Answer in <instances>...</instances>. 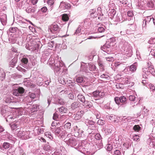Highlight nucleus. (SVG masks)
<instances>
[{
  "label": "nucleus",
  "instance_id": "1",
  "mask_svg": "<svg viewBox=\"0 0 155 155\" xmlns=\"http://www.w3.org/2000/svg\"><path fill=\"white\" fill-rule=\"evenodd\" d=\"M61 30L59 26L55 23L51 25L50 26L49 30L53 34L57 33L59 32Z\"/></svg>",
  "mask_w": 155,
  "mask_h": 155
},
{
  "label": "nucleus",
  "instance_id": "2",
  "mask_svg": "<svg viewBox=\"0 0 155 155\" xmlns=\"http://www.w3.org/2000/svg\"><path fill=\"white\" fill-rule=\"evenodd\" d=\"M70 135L68 134L67 137L66 138L65 140H66L67 141V143L68 144L70 145L72 147L75 146L77 144V142L75 138L73 137H71L69 139H68V137H69V136Z\"/></svg>",
  "mask_w": 155,
  "mask_h": 155
},
{
  "label": "nucleus",
  "instance_id": "3",
  "mask_svg": "<svg viewBox=\"0 0 155 155\" xmlns=\"http://www.w3.org/2000/svg\"><path fill=\"white\" fill-rule=\"evenodd\" d=\"M25 91L24 89L21 87H20L17 89H15L14 91L13 94L16 96L21 95Z\"/></svg>",
  "mask_w": 155,
  "mask_h": 155
},
{
  "label": "nucleus",
  "instance_id": "4",
  "mask_svg": "<svg viewBox=\"0 0 155 155\" xmlns=\"http://www.w3.org/2000/svg\"><path fill=\"white\" fill-rule=\"evenodd\" d=\"M75 134L77 137L79 136V135L83 133V131L79 127L75 126L74 127Z\"/></svg>",
  "mask_w": 155,
  "mask_h": 155
},
{
  "label": "nucleus",
  "instance_id": "5",
  "mask_svg": "<svg viewBox=\"0 0 155 155\" xmlns=\"http://www.w3.org/2000/svg\"><path fill=\"white\" fill-rule=\"evenodd\" d=\"M84 114V111L81 110L78 112L75 115L74 118L75 120H78L80 119L83 116Z\"/></svg>",
  "mask_w": 155,
  "mask_h": 155
},
{
  "label": "nucleus",
  "instance_id": "6",
  "mask_svg": "<svg viewBox=\"0 0 155 155\" xmlns=\"http://www.w3.org/2000/svg\"><path fill=\"white\" fill-rule=\"evenodd\" d=\"M27 132L26 131H20L18 132V136L19 137H21L22 138L24 139H27L28 138L27 137H25L24 136L26 134L25 133H26Z\"/></svg>",
  "mask_w": 155,
  "mask_h": 155
},
{
  "label": "nucleus",
  "instance_id": "7",
  "mask_svg": "<svg viewBox=\"0 0 155 155\" xmlns=\"http://www.w3.org/2000/svg\"><path fill=\"white\" fill-rule=\"evenodd\" d=\"M36 10V7H28L26 9V12L28 13H34Z\"/></svg>",
  "mask_w": 155,
  "mask_h": 155
},
{
  "label": "nucleus",
  "instance_id": "8",
  "mask_svg": "<svg viewBox=\"0 0 155 155\" xmlns=\"http://www.w3.org/2000/svg\"><path fill=\"white\" fill-rule=\"evenodd\" d=\"M152 19L153 21L154 19L153 18H151L150 16H147L145 18V19L143 20V22L145 21V24H144V26L146 25V22H149Z\"/></svg>",
  "mask_w": 155,
  "mask_h": 155
},
{
  "label": "nucleus",
  "instance_id": "9",
  "mask_svg": "<svg viewBox=\"0 0 155 155\" xmlns=\"http://www.w3.org/2000/svg\"><path fill=\"white\" fill-rule=\"evenodd\" d=\"M59 111L60 113H65L67 111V108L64 107H62L59 108Z\"/></svg>",
  "mask_w": 155,
  "mask_h": 155
},
{
  "label": "nucleus",
  "instance_id": "10",
  "mask_svg": "<svg viewBox=\"0 0 155 155\" xmlns=\"http://www.w3.org/2000/svg\"><path fill=\"white\" fill-rule=\"evenodd\" d=\"M62 130H64L63 128H61L60 127L57 128L55 129L54 132L55 133L57 134H61V131Z\"/></svg>",
  "mask_w": 155,
  "mask_h": 155
},
{
  "label": "nucleus",
  "instance_id": "11",
  "mask_svg": "<svg viewBox=\"0 0 155 155\" xmlns=\"http://www.w3.org/2000/svg\"><path fill=\"white\" fill-rule=\"evenodd\" d=\"M137 66L135 64H134L131 65L130 67V70L132 72H134L137 69Z\"/></svg>",
  "mask_w": 155,
  "mask_h": 155
},
{
  "label": "nucleus",
  "instance_id": "12",
  "mask_svg": "<svg viewBox=\"0 0 155 155\" xmlns=\"http://www.w3.org/2000/svg\"><path fill=\"white\" fill-rule=\"evenodd\" d=\"M62 20L64 21H67L69 19L68 16V15L66 14H64L62 17Z\"/></svg>",
  "mask_w": 155,
  "mask_h": 155
},
{
  "label": "nucleus",
  "instance_id": "13",
  "mask_svg": "<svg viewBox=\"0 0 155 155\" xmlns=\"http://www.w3.org/2000/svg\"><path fill=\"white\" fill-rule=\"evenodd\" d=\"M89 68L91 71H96V67L95 65L93 64H90L89 65Z\"/></svg>",
  "mask_w": 155,
  "mask_h": 155
},
{
  "label": "nucleus",
  "instance_id": "14",
  "mask_svg": "<svg viewBox=\"0 0 155 155\" xmlns=\"http://www.w3.org/2000/svg\"><path fill=\"white\" fill-rule=\"evenodd\" d=\"M78 99L80 100L83 103L85 102V100L84 97V96L81 95H78Z\"/></svg>",
  "mask_w": 155,
  "mask_h": 155
},
{
  "label": "nucleus",
  "instance_id": "15",
  "mask_svg": "<svg viewBox=\"0 0 155 155\" xmlns=\"http://www.w3.org/2000/svg\"><path fill=\"white\" fill-rule=\"evenodd\" d=\"M143 72L144 73L143 74L142 76L143 78L144 79H146L147 78V75L146 74V72H150V71H148V70L147 69V68H144L143 69Z\"/></svg>",
  "mask_w": 155,
  "mask_h": 155
},
{
  "label": "nucleus",
  "instance_id": "16",
  "mask_svg": "<svg viewBox=\"0 0 155 155\" xmlns=\"http://www.w3.org/2000/svg\"><path fill=\"white\" fill-rule=\"evenodd\" d=\"M10 146V144L8 143L4 142L3 144V147L5 149H8Z\"/></svg>",
  "mask_w": 155,
  "mask_h": 155
},
{
  "label": "nucleus",
  "instance_id": "17",
  "mask_svg": "<svg viewBox=\"0 0 155 155\" xmlns=\"http://www.w3.org/2000/svg\"><path fill=\"white\" fill-rule=\"evenodd\" d=\"M147 5L149 7L153 8L154 6V2L152 1H149L147 4Z\"/></svg>",
  "mask_w": 155,
  "mask_h": 155
},
{
  "label": "nucleus",
  "instance_id": "18",
  "mask_svg": "<svg viewBox=\"0 0 155 155\" xmlns=\"http://www.w3.org/2000/svg\"><path fill=\"white\" fill-rule=\"evenodd\" d=\"M106 149L107 151H110L113 149V146L111 144H108L107 145L106 147Z\"/></svg>",
  "mask_w": 155,
  "mask_h": 155
},
{
  "label": "nucleus",
  "instance_id": "19",
  "mask_svg": "<svg viewBox=\"0 0 155 155\" xmlns=\"http://www.w3.org/2000/svg\"><path fill=\"white\" fill-rule=\"evenodd\" d=\"M84 106L87 108H90L92 106V104L90 101H87L84 103Z\"/></svg>",
  "mask_w": 155,
  "mask_h": 155
},
{
  "label": "nucleus",
  "instance_id": "20",
  "mask_svg": "<svg viewBox=\"0 0 155 155\" xmlns=\"http://www.w3.org/2000/svg\"><path fill=\"white\" fill-rule=\"evenodd\" d=\"M71 123L70 122H68L66 123L64 126V128L65 129H68L71 128Z\"/></svg>",
  "mask_w": 155,
  "mask_h": 155
},
{
  "label": "nucleus",
  "instance_id": "21",
  "mask_svg": "<svg viewBox=\"0 0 155 155\" xmlns=\"http://www.w3.org/2000/svg\"><path fill=\"white\" fill-rule=\"evenodd\" d=\"M45 135L47 137H48L50 139H52L53 137L50 134V133L49 132H47L45 133Z\"/></svg>",
  "mask_w": 155,
  "mask_h": 155
},
{
  "label": "nucleus",
  "instance_id": "22",
  "mask_svg": "<svg viewBox=\"0 0 155 155\" xmlns=\"http://www.w3.org/2000/svg\"><path fill=\"white\" fill-rule=\"evenodd\" d=\"M133 129L135 131L138 132L140 130V127L138 125H135Z\"/></svg>",
  "mask_w": 155,
  "mask_h": 155
},
{
  "label": "nucleus",
  "instance_id": "23",
  "mask_svg": "<svg viewBox=\"0 0 155 155\" xmlns=\"http://www.w3.org/2000/svg\"><path fill=\"white\" fill-rule=\"evenodd\" d=\"M120 102L122 103H124L126 101V99L125 97L122 96L120 97Z\"/></svg>",
  "mask_w": 155,
  "mask_h": 155
},
{
  "label": "nucleus",
  "instance_id": "24",
  "mask_svg": "<svg viewBox=\"0 0 155 155\" xmlns=\"http://www.w3.org/2000/svg\"><path fill=\"white\" fill-rule=\"evenodd\" d=\"M114 100L116 104H120V97H116L114 98Z\"/></svg>",
  "mask_w": 155,
  "mask_h": 155
},
{
  "label": "nucleus",
  "instance_id": "25",
  "mask_svg": "<svg viewBox=\"0 0 155 155\" xmlns=\"http://www.w3.org/2000/svg\"><path fill=\"white\" fill-rule=\"evenodd\" d=\"M76 81L78 82L81 83L83 82L84 79L82 77H78L77 78Z\"/></svg>",
  "mask_w": 155,
  "mask_h": 155
},
{
  "label": "nucleus",
  "instance_id": "26",
  "mask_svg": "<svg viewBox=\"0 0 155 155\" xmlns=\"http://www.w3.org/2000/svg\"><path fill=\"white\" fill-rule=\"evenodd\" d=\"M98 64L101 70L102 71H104V68L103 64H102L101 62H99L98 63Z\"/></svg>",
  "mask_w": 155,
  "mask_h": 155
},
{
  "label": "nucleus",
  "instance_id": "27",
  "mask_svg": "<svg viewBox=\"0 0 155 155\" xmlns=\"http://www.w3.org/2000/svg\"><path fill=\"white\" fill-rule=\"evenodd\" d=\"M105 121L103 120L100 119L97 122V123L100 125H103L104 124Z\"/></svg>",
  "mask_w": 155,
  "mask_h": 155
},
{
  "label": "nucleus",
  "instance_id": "28",
  "mask_svg": "<svg viewBox=\"0 0 155 155\" xmlns=\"http://www.w3.org/2000/svg\"><path fill=\"white\" fill-rule=\"evenodd\" d=\"M54 2V0H48L47 1V3L49 5L52 6L53 5Z\"/></svg>",
  "mask_w": 155,
  "mask_h": 155
},
{
  "label": "nucleus",
  "instance_id": "29",
  "mask_svg": "<svg viewBox=\"0 0 155 155\" xmlns=\"http://www.w3.org/2000/svg\"><path fill=\"white\" fill-rule=\"evenodd\" d=\"M66 134H67V133L65 130H63V131H62H62H61V134L60 135L61 136V137L62 138H64Z\"/></svg>",
  "mask_w": 155,
  "mask_h": 155
},
{
  "label": "nucleus",
  "instance_id": "30",
  "mask_svg": "<svg viewBox=\"0 0 155 155\" xmlns=\"http://www.w3.org/2000/svg\"><path fill=\"white\" fill-rule=\"evenodd\" d=\"M105 30V29L104 28V27H99L98 28V31L99 32H104Z\"/></svg>",
  "mask_w": 155,
  "mask_h": 155
},
{
  "label": "nucleus",
  "instance_id": "31",
  "mask_svg": "<svg viewBox=\"0 0 155 155\" xmlns=\"http://www.w3.org/2000/svg\"><path fill=\"white\" fill-rule=\"evenodd\" d=\"M110 47V45L109 44L106 43L102 48L105 49L107 48H109Z\"/></svg>",
  "mask_w": 155,
  "mask_h": 155
},
{
  "label": "nucleus",
  "instance_id": "32",
  "mask_svg": "<svg viewBox=\"0 0 155 155\" xmlns=\"http://www.w3.org/2000/svg\"><path fill=\"white\" fill-rule=\"evenodd\" d=\"M149 87L150 89L152 91H153L155 90V87L154 85L152 84H150Z\"/></svg>",
  "mask_w": 155,
  "mask_h": 155
},
{
  "label": "nucleus",
  "instance_id": "33",
  "mask_svg": "<svg viewBox=\"0 0 155 155\" xmlns=\"http://www.w3.org/2000/svg\"><path fill=\"white\" fill-rule=\"evenodd\" d=\"M48 10V9L46 7L44 6L42 7L41 9V11L43 13H45Z\"/></svg>",
  "mask_w": 155,
  "mask_h": 155
},
{
  "label": "nucleus",
  "instance_id": "34",
  "mask_svg": "<svg viewBox=\"0 0 155 155\" xmlns=\"http://www.w3.org/2000/svg\"><path fill=\"white\" fill-rule=\"evenodd\" d=\"M127 15L129 17H132L134 15L133 11H129L127 12Z\"/></svg>",
  "mask_w": 155,
  "mask_h": 155
},
{
  "label": "nucleus",
  "instance_id": "35",
  "mask_svg": "<svg viewBox=\"0 0 155 155\" xmlns=\"http://www.w3.org/2000/svg\"><path fill=\"white\" fill-rule=\"evenodd\" d=\"M21 61L25 64H27L28 62V60L26 58H23L21 59Z\"/></svg>",
  "mask_w": 155,
  "mask_h": 155
},
{
  "label": "nucleus",
  "instance_id": "36",
  "mask_svg": "<svg viewBox=\"0 0 155 155\" xmlns=\"http://www.w3.org/2000/svg\"><path fill=\"white\" fill-rule=\"evenodd\" d=\"M58 115L56 113H55L54 114L53 117V118L54 120H57V119H58Z\"/></svg>",
  "mask_w": 155,
  "mask_h": 155
},
{
  "label": "nucleus",
  "instance_id": "37",
  "mask_svg": "<svg viewBox=\"0 0 155 155\" xmlns=\"http://www.w3.org/2000/svg\"><path fill=\"white\" fill-rule=\"evenodd\" d=\"M58 102L61 105H64L65 104V102L64 100L62 99H59L58 100Z\"/></svg>",
  "mask_w": 155,
  "mask_h": 155
},
{
  "label": "nucleus",
  "instance_id": "38",
  "mask_svg": "<svg viewBox=\"0 0 155 155\" xmlns=\"http://www.w3.org/2000/svg\"><path fill=\"white\" fill-rule=\"evenodd\" d=\"M115 116H109L108 117V120L111 121V122L112 121Z\"/></svg>",
  "mask_w": 155,
  "mask_h": 155
},
{
  "label": "nucleus",
  "instance_id": "39",
  "mask_svg": "<svg viewBox=\"0 0 155 155\" xmlns=\"http://www.w3.org/2000/svg\"><path fill=\"white\" fill-rule=\"evenodd\" d=\"M31 110L32 112H34L37 110V108L36 106H35L33 105L32 107L31 108Z\"/></svg>",
  "mask_w": 155,
  "mask_h": 155
},
{
  "label": "nucleus",
  "instance_id": "40",
  "mask_svg": "<svg viewBox=\"0 0 155 155\" xmlns=\"http://www.w3.org/2000/svg\"><path fill=\"white\" fill-rule=\"evenodd\" d=\"M100 92L99 91H96L93 93V95L94 96H97L98 95H99Z\"/></svg>",
  "mask_w": 155,
  "mask_h": 155
},
{
  "label": "nucleus",
  "instance_id": "41",
  "mask_svg": "<svg viewBox=\"0 0 155 155\" xmlns=\"http://www.w3.org/2000/svg\"><path fill=\"white\" fill-rule=\"evenodd\" d=\"M11 127L12 129L13 130H15L17 128V127L16 124H13L11 126Z\"/></svg>",
  "mask_w": 155,
  "mask_h": 155
},
{
  "label": "nucleus",
  "instance_id": "42",
  "mask_svg": "<svg viewBox=\"0 0 155 155\" xmlns=\"http://www.w3.org/2000/svg\"><path fill=\"white\" fill-rule=\"evenodd\" d=\"M135 98V97L134 95H131L129 97V100L131 101H134Z\"/></svg>",
  "mask_w": 155,
  "mask_h": 155
},
{
  "label": "nucleus",
  "instance_id": "43",
  "mask_svg": "<svg viewBox=\"0 0 155 155\" xmlns=\"http://www.w3.org/2000/svg\"><path fill=\"white\" fill-rule=\"evenodd\" d=\"M29 96L30 98L32 99H34L35 97V95L34 93H31L29 94Z\"/></svg>",
  "mask_w": 155,
  "mask_h": 155
},
{
  "label": "nucleus",
  "instance_id": "44",
  "mask_svg": "<svg viewBox=\"0 0 155 155\" xmlns=\"http://www.w3.org/2000/svg\"><path fill=\"white\" fill-rule=\"evenodd\" d=\"M70 4L68 3H66L65 4V8L66 9H68L70 8Z\"/></svg>",
  "mask_w": 155,
  "mask_h": 155
},
{
  "label": "nucleus",
  "instance_id": "45",
  "mask_svg": "<svg viewBox=\"0 0 155 155\" xmlns=\"http://www.w3.org/2000/svg\"><path fill=\"white\" fill-rule=\"evenodd\" d=\"M121 153L120 151L118 150H116L114 152V154L115 155H120Z\"/></svg>",
  "mask_w": 155,
  "mask_h": 155
},
{
  "label": "nucleus",
  "instance_id": "46",
  "mask_svg": "<svg viewBox=\"0 0 155 155\" xmlns=\"http://www.w3.org/2000/svg\"><path fill=\"white\" fill-rule=\"evenodd\" d=\"M31 2L33 5H35L38 2V0H31Z\"/></svg>",
  "mask_w": 155,
  "mask_h": 155
},
{
  "label": "nucleus",
  "instance_id": "47",
  "mask_svg": "<svg viewBox=\"0 0 155 155\" xmlns=\"http://www.w3.org/2000/svg\"><path fill=\"white\" fill-rule=\"evenodd\" d=\"M134 139L138 141L139 140V136L137 135H135L134 137Z\"/></svg>",
  "mask_w": 155,
  "mask_h": 155
},
{
  "label": "nucleus",
  "instance_id": "48",
  "mask_svg": "<svg viewBox=\"0 0 155 155\" xmlns=\"http://www.w3.org/2000/svg\"><path fill=\"white\" fill-rule=\"evenodd\" d=\"M101 136L99 134H97L95 135V137L96 139L97 140H99L100 139Z\"/></svg>",
  "mask_w": 155,
  "mask_h": 155
},
{
  "label": "nucleus",
  "instance_id": "49",
  "mask_svg": "<svg viewBox=\"0 0 155 155\" xmlns=\"http://www.w3.org/2000/svg\"><path fill=\"white\" fill-rule=\"evenodd\" d=\"M81 31V28H78L76 30L75 33L76 34L79 33Z\"/></svg>",
  "mask_w": 155,
  "mask_h": 155
},
{
  "label": "nucleus",
  "instance_id": "50",
  "mask_svg": "<svg viewBox=\"0 0 155 155\" xmlns=\"http://www.w3.org/2000/svg\"><path fill=\"white\" fill-rule=\"evenodd\" d=\"M106 60L109 61H111L113 59V58L112 57L106 58Z\"/></svg>",
  "mask_w": 155,
  "mask_h": 155
},
{
  "label": "nucleus",
  "instance_id": "51",
  "mask_svg": "<svg viewBox=\"0 0 155 155\" xmlns=\"http://www.w3.org/2000/svg\"><path fill=\"white\" fill-rule=\"evenodd\" d=\"M121 64L119 62H115L114 63V65L116 67H117L120 65Z\"/></svg>",
  "mask_w": 155,
  "mask_h": 155
},
{
  "label": "nucleus",
  "instance_id": "52",
  "mask_svg": "<svg viewBox=\"0 0 155 155\" xmlns=\"http://www.w3.org/2000/svg\"><path fill=\"white\" fill-rule=\"evenodd\" d=\"M118 122V121L117 120V119L116 117H115L114 119L113 120L112 122L113 123H117Z\"/></svg>",
  "mask_w": 155,
  "mask_h": 155
},
{
  "label": "nucleus",
  "instance_id": "53",
  "mask_svg": "<svg viewBox=\"0 0 155 155\" xmlns=\"http://www.w3.org/2000/svg\"><path fill=\"white\" fill-rule=\"evenodd\" d=\"M108 75L105 74H102L101 77V78H104L105 77H106V76H107Z\"/></svg>",
  "mask_w": 155,
  "mask_h": 155
},
{
  "label": "nucleus",
  "instance_id": "54",
  "mask_svg": "<svg viewBox=\"0 0 155 155\" xmlns=\"http://www.w3.org/2000/svg\"><path fill=\"white\" fill-rule=\"evenodd\" d=\"M96 117L97 119H99L100 118L101 116L100 114H96Z\"/></svg>",
  "mask_w": 155,
  "mask_h": 155
},
{
  "label": "nucleus",
  "instance_id": "55",
  "mask_svg": "<svg viewBox=\"0 0 155 155\" xmlns=\"http://www.w3.org/2000/svg\"><path fill=\"white\" fill-rule=\"evenodd\" d=\"M4 130V129L3 127H0V133L3 132Z\"/></svg>",
  "mask_w": 155,
  "mask_h": 155
},
{
  "label": "nucleus",
  "instance_id": "56",
  "mask_svg": "<svg viewBox=\"0 0 155 155\" xmlns=\"http://www.w3.org/2000/svg\"><path fill=\"white\" fill-rule=\"evenodd\" d=\"M16 30V28H10V31H11V32H12L13 31H15Z\"/></svg>",
  "mask_w": 155,
  "mask_h": 155
},
{
  "label": "nucleus",
  "instance_id": "57",
  "mask_svg": "<svg viewBox=\"0 0 155 155\" xmlns=\"http://www.w3.org/2000/svg\"><path fill=\"white\" fill-rule=\"evenodd\" d=\"M70 97H71V99H73L74 98V95L72 94H69Z\"/></svg>",
  "mask_w": 155,
  "mask_h": 155
},
{
  "label": "nucleus",
  "instance_id": "58",
  "mask_svg": "<svg viewBox=\"0 0 155 155\" xmlns=\"http://www.w3.org/2000/svg\"><path fill=\"white\" fill-rule=\"evenodd\" d=\"M153 66H152V65H151L149 67V68H148L147 69L148 70V71H149L148 70L149 69H150V70H151V69H153Z\"/></svg>",
  "mask_w": 155,
  "mask_h": 155
},
{
  "label": "nucleus",
  "instance_id": "59",
  "mask_svg": "<svg viewBox=\"0 0 155 155\" xmlns=\"http://www.w3.org/2000/svg\"><path fill=\"white\" fill-rule=\"evenodd\" d=\"M142 83L143 85H145L146 83V81L145 80H143Z\"/></svg>",
  "mask_w": 155,
  "mask_h": 155
},
{
  "label": "nucleus",
  "instance_id": "60",
  "mask_svg": "<svg viewBox=\"0 0 155 155\" xmlns=\"http://www.w3.org/2000/svg\"><path fill=\"white\" fill-rule=\"evenodd\" d=\"M41 139L42 140L43 142H46V141L45 140V139H44L43 137H41Z\"/></svg>",
  "mask_w": 155,
  "mask_h": 155
},
{
  "label": "nucleus",
  "instance_id": "61",
  "mask_svg": "<svg viewBox=\"0 0 155 155\" xmlns=\"http://www.w3.org/2000/svg\"><path fill=\"white\" fill-rule=\"evenodd\" d=\"M134 23V21H133L132 22H131V23L130 24H129V25H131L132 24H133Z\"/></svg>",
  "mask_w": 155,
  "mask_h": 155
},
{
  "label": "nucleus",
  "instance_id": "62",
  "mask_svg": "<svg viewBox=\"0 0 155 155\" xmlns=\"http://www.w3.org/2000/svg\"><path fill=\"white\" fill-rule=\"evenodd\" d=\"M16 2H19L20 0H15Z\"/></svg>",
  "mask_w": 155,
  "mask_h": 155
},
{
  "label": "nucleus",
  "instance_id": "63",
  "mask_svg": "<svg viewBox=\"0 0 155 155\" xmlns=\"http://www.w3.org/2000/svg\"><path fill=\"white\" fill-rule=\"evenodd\" d=\"M113 39H114V38H110V40H113Z\"/></svg>",
  "mask_w": 155,
  "mask_h": 155
},
{
  "label": "nucleus",
  "instance_id": "64",
  "mask_svg": "<svg viewBox=\"0 0 155 155\" xmlns=\"http://www.w3.org/2000/svg\"><path fill=\"white\" fill-rule=\"evenodd\" d=\"M153 55L155 57V52L153 54Z\"/></svg>",
  "mask_w": 155,
  "mask_h": 155
}]
</instances>
